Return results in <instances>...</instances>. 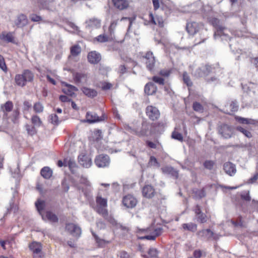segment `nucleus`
I'll list each match as a JSON object with an SVG mask.
<instances>
[{
  "instance_id": "obj_1",
  "label": "nucleus",
  "mask_w": 258,
  "mask_h": 258,
  "mask_svg": "<svg viewBox=\"0 0 258 258\" xmlns=\"http://www.w3.org/2000/svg\"><path fill=\"white\" fill-rule=\"evenodd\" d=\"M211 23L215 28L214 37L215 39H220L222 41H228L231 40V31L223 26L218 19L213 18L211 20Z\"/></svg>"
},
{
  "instance_id": "obj_2",
  "label": "nucleus",
  "mask_w": 258,
  "mask_h": 258,
  "mask_svg": "<svg viewBox=\"0 0 258 258\" xmlns=\"http://www.w3.org/2000/svg\"><path fill=\"white\" fill-rule=\"evenodd\" d=\"M186 29L187 33L192 36L197 33H199L202 41L198 42V43L204 42L208 37L207 30L204 28L203 23L196 22H187Z\"/></svg>"
},
{
  "instance_id": "obj_3",
  "label": "nucleus",
  "mask_w": 258,
  "mask_h": 258,
  "mask_svg": "<svg viewBox=\"0 0 258 258\" xmlns=\"http://www.w3.org/2000/svg\"><path fill=\"white\" fill-rule=\"evenodd\" d=\"M34 78V73L29 70H24L22 74H17L15 77V82L20 87L25 86L27 83L31 82Z\"/></svg>"
},
{
  "instance_id": "obj_4",
  "label": "nucleus",
  "mask_w": 258,
  "mask_h": 258,
  "mask_svg": "<svg viewBox=\"0 0 258 258\" xmlns=\"http://www.w3.org/2000/svg\"><path fill=\"white\" fill-rule=\"evenodd\" d=\"M217 130L218 134L223 139H230L234 134V128L232 125L226 123L218 124Z\"/></svg>"
},
{
  "instance_id": "obj_5",
  "label": "nucleus",
  "mask_w": 258,
  "mask_h": 258,
  "mask_svg": "<svg viewBox=\"0 0 258 258\" xmlns=\"http://www.w3.org/2000/svg\"><path fill=\"white\" fill-rule=\"evenodd\" d=\"M214 70V67L212 65L206 64L192 71L191 74L197 78L205 77L213 72Z\"/></svg>"
},
{
  "instance_id": "obj_6",
  "label": "nucleus",
  "mask_w": 258,
  "mask_h": 258,
  "mask_svg": "<svg viewBox=\"0 0 258 258\" xmlns=\"http://www.w3.org/2000/svg\"><path fill=\"white\" fill-rule=\"evenodd\" d=\"M72 74L74 82L77 84H86L89 79V74L85 72H76L73 69H69Z\"/></svg>"
},
{
  "instance_id": "obj_7",
  "label": "nucleus",
  "mask_w": 258,
  "mask_h": 258,
  "mask_svg": "<svg viewBox=\"0 0 258 258\" xmlns=\"http://www.w3.org/2000/svg\"><path fill=\"white\" fill-rule=\"evenodd\" d=\"M197 236L202 240H210L212 239L217 240L219 238V235L214 233L210 229H203L197 233Z\"/></svg>"
},
{
  "instance_id": "obj_8",
  "label": "nucleus",
  "mask_w": 258,
  "mask_h": 258,
  "mask_svg": "<svg viewBox=\"0 0 258 258\" xmlns=\"http://www.w3.org/2000/svg\"><path fill=\"white\" fill-rule=\"evenodd\" d=\"M66 230L74 238H76V240H78L81 235V228L73 223L66 224Z\"/></svg>"
},
{
  "instance_id": "obj_9",
  "label": "nucleus",
  "mask_w": 258,
  "mask_h": 258,
  "mask_svg": "<svg viewBox=\"0 0 258 258\" xmlns=\"http://www.w3.org/2000/svg\"><path fill=\"white\" fill-rule=\"evenodd\" d=\"M95 163L99 168L108 167L110 164L109 157L105 154L99 155L95 159Z\"/></svg>"
},
{
  "instance_id": "obj_10",
  "label": "nucleus",
  "mask_w": 258,
  "mask_h": 258,
  "mask_svg": "<svg viewBox=\"0 0 258 258\" xmlns=\"http://www.w3.org/2000/svg\"><path fill=\"white\" fill-rule=\"evenodd\" d=\"M143 58L146 59L145 63L147 69L151 72L153 71L156 62L155 57L153 52L150 51L147 52Z\"/></svg>"
},
{
  "instance_id": "obj_11",
  "label": "nucleus",
  "mask_w": 258,
  "mask_h": 258,
  "mask_svg": "<svg viewBox=\"0 0 258 258\" xmlns=\"http://www.w3.org/2000/svg\"><path fill=\"white\" fill-rule=\"evenodd\" d=\"M80 183L83 184L85 187L82 186L81 185H78V188L79 190H81L82 192L84 193V195L86 197L89 196L90 192L91 190V184L88 179L84 177H81L80 179Z\"/></svg>"
},
{
  "instance_id": "obj_12",
  "label": "nucleus",
  "mask_w": 258,
  "mask_h": 258,
  "mask_svg": "<svg viewBox=\"0 0 258 258\" xmlns=\"http://www.w3.org/2000/svg\"><path fill=\"white\" fill-rule=\"evenodd\" d=\"M78 161L82 166L86 168L90 167L92 164L91 157L84 152L79 155Z\"/></svg>"
},
{
  "instance_id": "obj_13",
  "label": "nucleus",
  "mask_w": 258,
  "mask_h": 258,
  "mask_svg": "<svg viewBox=\"0 0 258 258\" xmlns=\"http://www.w3.org/2000/svg\"><path fill=\"white\" fill-rule=\"evenodd\" d=\"M146 113L152 120H157L160 116V112L158 108L151 105L146 107Z\"/></svg>"
},
{
  "instance_id": "obj_14",
  "label": "nucleus",
  "mask_w": 258,
  "mask_h": 258,
  "mask_svg": "<svg viewBox=\"0 0 258 258\" xmlns=\"http://www.w3.org/2000/svg\"><path fill=\"white\" fill-rule=\"evenodd\" d=\"M82 49L79 45L76 44L72 46L70 48L71 54L68 56V61H77V56L81 53Z\"/></svg>"
},
{
  "instance_id": "obj_15",
  "label": "nucleus",
  "mask_w": 258,
  "mask_h": 258,
  "mask_svg": "<svg viewBox=\"0 0 258 258\" xmlns=\"http://www.w3.org/2000/svg\"><path fill=\"white\" fill-rule=\"evenodd\" d=\"M111 220L112 221H111L110 224L115 229H120L122 231V234L123 235H126L130 231V228L128 226L117 222V221L114 218Z\"/></svg>"
},
{
  "instance_id": "obj_16",
  "label": "nucleus",
  "mask_w": 258,
  "mask_h": 258,
  "mask_svg": "<svg viewBox=\"0 0 258 258\" xmlns=\"http://www.w3.org/2000/svg\"><path fill=\"white\" fill-rule=\"evenodd\" d=\"M107 207L97 206L96 211L100 215H101L109 223L114 218L111 215L108 214Z\"/></svg>"
},
{
  "instance_id": "obj_17",
  "label": "nucleus",
  "mask_w": 258,
  "mask_h": 258,
  "mask_svg": "<svg viewBox=\"0 0 258 258\" xmlns=\"http://www.w3.org/2000/svg\"><path fill=\"white\" fill-rule=\"evenodd\" d=\"M86 117V121L90 123L99 122L104 120V116L99 117L96 113L93 112H87Z\"/></svg>"
},
{
  "instance_id": "obj_18",
  "label": "nucleus",
  "mask_w": 258,
  "mask_h": 258,
  "mask_svg": "<svg viewBox=\"0 0 258 258\" xmlns=\"http://www.w3.org/2000/svg\"><path fill=\"white\" fill-rule=\"evenodd\" d=\"M122 203L124 206L127 208H133L136 206L137 201L133 196L128 195L124 197Z\"/></svg>"
},
{
  "instance_id": "obj_19",
  "label": "nucleus",
  "mask_w": 258,
  "mask_h": 258,
  "mask_svg": "<svg viewBox=\"0 0 258 258\" xmlns=\"http://www.w3.org/2000/svg\"><path fill=\"white\" fill-rule=\"evenodd\" d=\"M87 58L88 61L91 64L98 63L101 59L100 54L96 51H92L88 54Z\"/></svg>"
},
{
  "instance_id": "obj_20",
  "label": "nucleus",
  "mask_w": 258,
  "mask_h": 258,
  "mask_svg": "<svg viewBox=\"0 0 258 258\" xmlns=\"http://www.w3.org/2000/svg\"><path fill=\"white\" fill-rule=\"evenodd\" d=\"M239 105L238 102L236 100L232 101L229 104L225 106V108L223 109L224 113L230 114L231 112L237 111L238 109Z\"/></svg>"
},
{
  "instance_id": "obj_21",
  "label": "nucleus",
  "mask_w": 258,
  "mask_h": 258,
  "mask_svg": "<svg viewBox=\"0 0 258 258\" xmlns=\"http://www.w3.org/2000/svg\"><path fill=\"white\" fill-rule=\"evenodd\" d=\"M223 169L225 173L230 176L234 175L236 172L235 165L230 162H227L224 164Z\"/></svg>"
},
{
  "instance_id": "obj_22",
  "label": "nucleus",
  "mask_w": 258,
  "mask_h": 258,
  "mask_svg": "<svg viewBox=\"0 0 258 258\" xmlns=\"http://www.w3.org/2000/svg\"><path fill=\"white\" fill-rule=\"evenodd\" d=\"M142 194L143 196L147 198H152L155 195V189L151 185H146L142 189Z\"/></svg>"
},
{
  "instance_id": "obj_23",
  "label": "nucleus",
  "mask_w": 258,
  "mask_h": 258,
  "mask_svg": "<svg viewBox=\"0 0 258 258\" xmlns=\"http://www.w3.org/2000/svg\"><path fill=\"white\" fill-rule=\"evenodd\" d=\"M28 23L27 17L21 14L17 16L16 19L14 21L15 25L18 28H22L26 26Z\"/></svg>"
},
{
  "instance_id": "obj_24",
  "label": "nucleus",
  "mask_w": 258,
  "mask_h": 258,
  "mask_svg": "<svg viewBox=\"0 0 258 258\" xmlns=\"http://www.w3.org/2000/svg\"><path fill=\"white\" fill-rule=\"evenodd\" d=\"M115 7L120 10H123L128 8V0H112Z\"/></svg>"
},
{
  "instance_id": "obj_25",
  "label": "nucleus",
  "mask_w": 258,
  "mask_h": 258,
  "mask_svg": "<svg viewBox=\"0 0 258 258\" xmlns=\"http://www.w3.org/2000/svg\"><path fill=\"white\" fill-rule=\"evenodd\" d=\"M85 23L86 24V27L87 28H98L100 27L101 20L95 18H93L87 20Z\"/></svg>"
},
{
  "instance_id": "obj_26",
  "label": "nucleus",
  "mask_w": 258,
  "mask_h": 258,
  "mask_svg": "<svg viewBox=\"0 0 258 258\" xmlns=\"http://www.w3.org/2000/svg\"><path fill=\"white\" fill-rule=\"evenodd\" d=\"M192 8L193 12L203 13L206 12L205 8L204 7L203 3L201 1H199L191 5Z\"/></svg>"
},
{
  "instance_id": "obj_27",
  "label": "nucleus",
  "mask_w": 258,
  "mask_h": 258,
  "mask_svg": "<svg viewBox=\"0 0 258 258\" xmlns=\"http://www.w3.org/2000/svg\"><path fill=\"white\" fill-rule=\"evenodd\" d=\"M35 205L37 211L41 216L42 219H44V215L42 214V212L46 206L45 202L41 199H38L35 202Z\"/></svg>"
},
{
  "instance_id": "obj_28",
  "label": "nucleus",
  "mask_w": 258,
  "mask_h": 258,
  "mask_svg": "<svg viewBox=\"0 0 258 258\" xmlns=\"http://www.w3.org/2000/svg\"><path fill=\"white\" fill-rule=\"evenodd\" d=\"M157 87L152 82L147 83L144 88L145 93L148 95H151L156 92Z\"/></svg>"
},
{
  "instance_id": "obj_29",
  "label": "nucleus",
  "mask_w": 258,
  "mask_h": 258,
  "mask_svg": "<svg viewBox=\"0 0 258 258\" xmlns=\"http://www.w3.org/2000/svg\"><path fill=\"white\" fill-rule=\"evenodd\" d=\"M149 130V125L147 123H143L141 130L140 131L137 130H133L135 134L139 137H143L147 135Z\"/></svg>"
},
{
  "instance_id": "obj_30",
  "label": "nucleus",
  "mask_w": 258,
  "mask_h": 258,
  "mask_svg": "<svg viewBox=\"0 0 258 258\" xmlns=\"http://www.w3.org/2000/svg\"><path fill=\"white\" fill-rule=\"evenodd\" d=\"M68 166L72 172L74 174L77 173L79 169V167L77 165L75 159L74 158H70L68 161Z\"/></svg>"
},
{
  "instance_id": "obj_31",
  "label": "nucleus",
  "mask_w": 258,
  "mask_h": 258,
  "mask_svg": "<svg viewBox=\"0 0 258 258\" xmlns=\"http://www.w3.org/2000/svg\"><path fill=\"white\" fill-rule=\"evenodd\" d=\"M113 37V35H111V34L108 32V34L107 35L103 34L98 35L95 38V39L99 42L104 43L112 40Z\"/></svg>"
},
{
  "instance_id": "obj_32",
  "label": "nucleus",
  "mask_w": 258,
  "mask_h": 258,
  "mask_svg": "<svg viewBox=\"0 0 258 258\" xmlns=\"http://www.w3.org/2000/svg\"><path fill=\"white\" fill-rule=\"evenodd\" d=\"M14 38L12 32H3L0 34V39L6 42H13Z\"/></svg>"
},
{
  "instance_id": "obj_33",
  "label": "nucleus",
  "mask_w": 258,
  "mask_h": 258,
  "mask_svg": "<svg viewBox=\"0 0 258 258\" xmlns=\"http://www.w3.org/2000/svg\"><path fill=\"white\" fill-rule=\"evenodd\" d=\"M53 173L52 170L47 166L44 167L40 171L41 176L45 179H48L52 176Z\"/></svg>"
},
{
  "instance_id": "obj_34",
  "label": "nucleus",
  "mask_w": 258,
  "mask_h": 258,
  "mask_svg": "<svg viewBox=\"0 0 258 258\" xmlns=\"http://www.w3.org/2000/svg\"><path fill=\"white\" fill-rule=\"evenodd\" d=\"M40 7L42 9L53 11L55 8V3L54 1L40 2Z\"/></svg>"
},
{
  "instance_id": "obj_35",
  "label": "nucleus",
  "mask_w": 258,
  "mask_h": 258,
  "mask_svg": "<svg viewBox=\"0 0 258 258\" xmlns=\"http://www.w3.org/2000/svg\"><path fill=\"white\" fill-rule=\"evenodd\" d=\"M236 120L242 124L258 125V121L252 119L237 117Z\"/></svg>"
},
{
  "instance_id": "obj_36",
  "label": "nucleus",
  "mask_w": 258,
  "mask_h": 258,
  "mask_svg": "<svg viewBox=\"0 0 258 258\" xmlns=\"http://www.w3.org/2000/svg\"><path fill=\"white\" fill-rule=\"evenodd\" d=\"M78 90V89L71 85L66 83V96L69 98V96L72 97L75 95V92Z\"/></svg>"
},
{
  "instance_id": "obj_37",
  "label": "nucleus",
  "mask_w": 258,
  "mask_h": 258,
  "mask_svg": "<svg viewBox=\"0 0 258 258\" xmlns=\"http://www.w3.org/2000/svg\"><path fill=\"white\" fill-rule=\"evenodd\" d=\"M163 173L171 175L176 178L178 177V172L173 167L170 166H166L162 168Z\"/></svg>"
},
{
  "instance_id": "obj_38",
  "label": "nucleus",
  "mask_w": 258,
  "mask_h": 258,
  "mask_svg": "<svg viewBox=\"0 0 258 258\" xmlns=\"http://www.w3.org/2000/svg\"><path fill=\"white\" fill-rule=\"evenodd\" d=\"M29 248L33 253L40 252L42 249V245L40 243L34 241L29 245Z\"/></svg>"
},
{
  "instance_id": "obj_39",
  "label": "nucleus",
  "mask_w": 258,
  "mask_h": 258,
  "mask_svg": "<svg viewBox=\"0 0 258 258\" xmlns=\"http://www.w3.org/2000/svg\"><path fill=\"white\" fill-rule=\"evenodd\" d=\"M82 91L84 94L89 97H94L97 95V92L96 90L87 87L83 88Z\"/></svg>"
},
{
  "instance_id": "obj_40",
  "label": "nucleus",
  "mask_w": 258,
  "mask_h": 258,
  "mask_svg": "<svg viewBox=\"0 0 258 258\" xmlns=\"http://www.w3.org/2000/svg\"><path fill=\"white\" fill-rule=\"evenodd\" d=\"M184 230H186L191 232H195L197 229V225L194 223H184L182 225Z\"/></svg>"
},
{
  "instance_id": "obj_41",
  "label": "nucleus",
  "mask_w": 258,
  "mask_h": 258,
  "mask_svg": "<svg viewBox=\"0 0 258 258\" xmlns=\"http://www.w3.org/2000/svg\"><path fill=\"white\" fill-rule=\"evenodd\" d=\"M66 25L70 27V29H68V31L74 33L78 34L80 32L79 27L77 26L74 23L66 20Z\"/></svg>"
},
{
  "instance_id": "obj_42",
  "label": "nucleus",
  "mask_w": 258,
  "mask_h": 258,
  "mask_svg": "<svg viewBox=\"0 0 258 258\" xmlns=\"http://www.w3.org/2000/svg\"><path fill=\"white\" fill-rule=\"evenodd\" d=\"M44 218L45 219H43L44 220L47 219V220L52 222H56L58 221L57 217L56 216L55 214H54V213L50 211L46 212L45 216H44Z\"/></svg>"
},
{
  "instance_id": "obj_43",
  "label": "nucleus",
  "mask_w": 258,
  "mask_h": 258,
  "mask_svg": "<svg viewBox=\"0 0 258 258\" xmlns=\"http://www.w3.org/2000/svg\"><path fill=\"white\" fill-rule=\"evenodd\" d=\"M31 122L36 127H40L42 124L41 119L36 115H34L32 116Z\"/></svg>"
},
{
  "instance_id": "obj_44",
  "label": "nucleus",
  "mask_w": 258,
  "mask_h": 258,
  "mask_svg": "<svg viewBox=\"0 0 258 258\" xmlns=\"http://www.w3.org/2000/svg\"><path fill=\"white\" fill-rule=\"evenodd\" d=\"M197 222L200 223H206L208 220L207 216L203 212L195 217Z\"/></svg>"
},
{
  "instance_id": "obj_45",
  "label": "nucleus",
  "mask_w": 258,
  "mask_h": 258,
  "mask_svg": "<svg viewBox=\"0 0 258 258\" xmlns=\"http://www.w3.org/2000/svg\"><path fill=\"white\" fill-rule=\"evenodd\" d=\"M97 206L107 207V201L106 199L103 198L100 196H97L96 198Z\"/></svg>"
},
{
  "instance_id": "obj_46",
  "label": "nucleus",
  "mask_w": 258,
  "mask_h": 258,
  "mask_svg": "<svg viewBox=\"0 0 258 258\" xmlns=\"http://www.w3.org/2000/svg\"><path fill=\"white\" fill-rule=\"evenodd\" d=\"M194 193L196 199H201L206 196V191L204 188L202 189H196L194 191Z\"/></svg>"
},
{
  "instance_id": "obj_47",
  "label": "nucleus",
  "mask_w": 258,
  "mask_h": 258,
  "mask_svg": "<svg viewBox=\"0 0 258 258\" xmlns=\"http://www.w3.org/2000/svg\"><path fill=\"white\" fill-rule=\"evenodd\" d=\"M26 130L27 132V133L33 136L36 134L37 131L36 129V126L33 125L26 124Z\"/></svg>"
},
{
  "instance_id": "obj_48",
  "label": "nucleus",
  "mask_w": 258,
  "mask_h": 258,
  "mask_svg": "<svg viewBox=\"0 0 258 258\" xmlns=\"http://www.w3.org/2000/svg\"><path fill=\"white\" fill-rule=\"evenodd\" d=\"M183 81L184 83L188 86L190 87L192 85V83L190 79L189 76H188L187 72H184L183 73L182 75Z\"/></svg>"
},
{
  "instance_id": "obj_49",
  "label": "nucleus",
  "mask_w": 258,
  "mask_h": 258,
  "mask_svg": "<svg viewBox=\"0 0 258 258\" xmlns=\"http://www.w3.org/2000/svg\"><path fill=\"white\" fill-rule=\"evenodd\" d=\"M13 107V104L11 101H7L4 105L2 106L4 112H10Z\"/></svg>"
},
{
  "instance_id": "obj_50",
  "label": "nucleus",
  "mask_w": 258,
  "mask_h": 258,
  "mask_svg": "<svg viewBox=\"0 0 258 258\" xmlns=\"http://www.w3.org/2000/svg\"><path fill=\"white\" fill-rule=\"evenodd\" d=\"M149 166H154L155 167H159L160 163L158 162L157 159L154 156H151L148 162Z\"/></svg>"
},
{
  "instance_id": "obj_51",
  "label": "nucleus",
  "mask_w": 258,
  "mask_h": 258,
  "mask_svg": "<svg viewBox=\"0 0 258 258\" xmlns=\"http://www.w3.org/2000/svg\"><path fill=\"white\" fill-rule=\"evenodd\" d=\"M49 121L51 123L57 125L60 122L58 116L55 114H52L49 116Z\"/></svg>"
},
{
  "instance_id": "obj_52",
  "label": "nucleus",
  "mask_w": 258,
  "mask_h": 258,
  "mask_svg": "<svg viewBox=\"0 0 258 258\" xmlns=\"http://www.w3.org/2000/svg\"><path fill=\"white\" fill-rule=\"evenodd\" d=\"M236 130L242 133L245 137L248 138H250L252 137V135L249 131L244 128L243 127L240 126H237Z\"/></svg>"
},
{
  "instance_id": "obj_53",
  "label": "nucleus",
  "mask_w": 258,
  "mask_h": 258,
  "mask_svg": "<svg viewBox=\"0 0 258 258\" xmlns=\"http://www.w3.org/2000/svg\"><path fill=\"white\" fill-rule=\"evenodd\" d=\"M118 19L113 20L111 22L109 28H108V32L111 34V35H113L114 36V30L115 27L117 24Z\"/></svg>"
},
{
  "instance_id": "obj_54",
  "label": "nucleus",
  "mask_w": 258,
  "mask_h": 258,
  "mask_svg": "<svg viewBox=\"0 0 258 258\" xmlns=\"http://www.w3.org/2000/svg\"><path fill=\"white\" fill-rule=\"evenodd\" d=\"M193 109L197 112H202L204 110V108L201 104L198 102H195L192 105Z\"/></svg>"
},
{
  "instance_id": "obj_55",
  "label": "nucleus",
  "mask_w": 258,
  "mask_h": 258,
  "mask_svg": "<svg viewBox=\"0 0 258 258\" xmlns=\"http://www.w3.org/2000/svg\"><path fill=\"white\" fill-rule=\"evenodd\" d=\"M43 106L40 102H37L34 104L33 109L35 112L41 113L43 111Z\"/></svg>"
},
{
  "instance_id": "obj_56",
  "label": "nucleus",
  "mask_w": 258,
  "mask_h": 258,
  "mask_svg": "<svg viewBox=\"0 0 258 258\" xmlns=\"http://www.w3.org/2000/svg\"><path fill=\"white\" fill-rule=\"evenodd\" d=\"M148 253L151 257L156 258L158 256V251L156 248L152 247L149 248Z\"/></svg>"
},
{
  "instance_id": "obj_57",
  "label": "nucleus",
  "mask_w": 258,
  "mask_h": 258,
  "mask_svg": "<svg viewBox=\"0 0 258 258\" xmlns=\"http://www.w3.org/2000/svg\"><path fill=\"white\" fill-rule=\"evenodd\" d=\"M171 137L173 139L178 140L179 141H182L183 140L182 135L180 133H179L175 131L172 132Z\"/></svg>"
},
{
  "instance_id": "obj_58",
  "label": "nucleus",
  "mask_w": 258,
  "mask_h": 258,
  "mask_svg": "<svg viewBox=\"0 0 258 258\" xmlns=\"http://www.w3.org/2000/svg\"><path fill=\"white\" fill-rule=\"evenodd\" d=\"M171 69H164L160 70V71L159 72V74L163 77H168L171 73Z\"/></svg>"
},
{
  "instance_id": "obj_59",
  "label": "nucleus",
  "mask_w": 258,
  "mask_h": 258,
  "mask_svg": "<svg viewBox=\"0 0 258 258\" xmlns=\"http://www.w3.org/2000/svg\"><path fill=\"white\" fill-rule=\"evenodd\" d=\"M0 69L5 72H7V67L6 65L4 58L1 55H0Z\"/></svg>"
},
{
  "instance_id": "obj_60",
  "label": "nucleus",
  "mask_w": 258,
  "mask_h": 258,
  "mask_svg": "<svg viewBox=\"0 0 258 258\" xmlns=\"http://www.w3.org/2000/svg\"><path fill=\"white\" fill-rule=\"evenodd\" d=\"M152 80L155 83L158 84L159 85H164V80L161 77H160L159 76H154L152 78Z\"/></svg>"
},
{
  "instance_id": "obj_61",
  "label": "nucleus",
  "mask_w": 258,
  "mask_h": 258,
  "mask_svg": "<svg viewBox=\"0 0 258 258\" xmlns=\"http://www.w3.org/2000/svg\"><path fill=\"white\" fill-rule=\"evenodd\" d=\"M214 162L212 161L207 160L204 163V167L209 170H211L214 166Z\"/></svg>"
},
{
  "instance_id": "obj_62",
  "label": "nucleus",
  "mask_w": 258,
  "mask_h": 258,
  "mask_svg": "<svg viewBox=\"0 0 258 258\" xmlns=\"http://www.w3.org/2000/svg\"><path fill=\"white\" fill-rule=\"evenodd\" d=\"M66 103H67L69 104L71 103V106L73 109L75 110L78 109V108L77 107V106L76 104V103L74 101H72L71 99H70L67 96H66Z\"/></svg>"
},
{
  "instance_id": "obj_63",
  "label": "nucleus",
  "mask_w": 258,
  "mask_h": 258,
  "mask_svg": "<svg viewBox=\"0 0 258 258\" xmlns=\"http://www.w3.org/2000/svg\"><path fill=\"white\" fill-rule=\"evenodd\" d=\"M150 16L151 17V20L152 22L157 25L158 24L160 27H163V22L161 20H159V18H157L156 19L158 21V23L156 22V20H155L154 18L153 17L152 14H150Z\"/></svg>"
},
{
  "instance_id": "obj_64",
  "label": "nucleus",
  "mask_w": 258,
  "mask_h": 258,
  "mask_svg": "<svg viewBox=\"0 0 258 258\" xmlns=\"http://www.w3.org/2000/svg\"><path fill=\"white\" fill-rule=\"evenodd\" d=\"M258 179V173L256 172L255 174L251 178H250L247 183L248 184H251L254 183Z\"/></svg>"
}]
</instances>
